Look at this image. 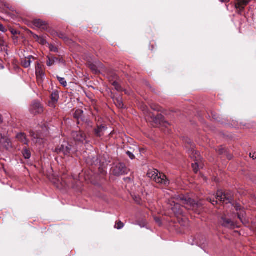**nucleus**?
<instances>
[{
  "instance_id": "nucleus-6",
  "label": "nucleus",
  "mask_w": 256,
  "mask_h": 256,
  "mask_svg": "<svg viewBox=\"0 0 256 256\" xmlns=\"http://www.w3.org/2000/svg\"><path fill=\"white\" fill-rule=\"evenodd\" d=\"M33 25L37 28L36 30H52L48 24L45 21H43L40 19H36L33 21Z\"/></svg>"
},
{
  "instance_id": "nucleus-34",
  "label": "nucleus",
  "mask_w": 256,
  "mask_h": 256,
  "mask_svg": "<svg viewBox=\"0 0 256 256\" xmlns=\"http://www.w3.org/2000/svg\"><path fill=\"white\" fill-rule=\"evenodd\" d=\"M82 112H83L82 110H77L76 112V114H82Z\"/></svg>"
},
{
  "instance_id": "nucleus-7",
  "label": "nucleus",
  "mask_w": 256,
  "mask_h": 256,
  "mask_svg": "<svg viewBox=\"0 0 256 256\" xmlns=\"http://www.w3.org/2000/svg\"><path fill=\"white\" fill-rule=\"evenodd\" d=\"M32 141L36 144L41 145L44 143V140L43 134L38 132L32 131L30 132Z\"/></svg>"
},
{
  "instance_id": "nucleus-27",
  "label": "nucleus",
  "mask_w": 256,
  "mask_h": 256,
  "mask_svg": "<svg viewBox=\"0 0 256 256\" xmlns=\"http://www.w3.org/2000/svg\"><path fill=\"white\" fill-rule=\"evenodd\" d=\"M124 224L121 221H119L115 226V228L118 230H120L122 228L124 227Z\"/></svg>"
},
{
  "instance_id": "nucleus-14",
  "label": "nucleus",
  "mask_w": 256,
  "mask_h": 256,
  "mask_svg": "<svg viewBox=\"0 0 256 256\" xmlns=\"http://www.w3.org/2000/svg\"><path fill=\"white\" fill-rule=\"evenodd\" d=\"M0 144H2L6 148L10 146V142L6 136H2L0 134Z\"/></svg>"
},
{
  "instance_id": "nucleus-1",
  "label": "nucleus",
  "mask_w": 256,
  "mask_h": 256,
  "mask_svg": "<svg viewBox=\"0 0 256 256\" xmlns=\"http://www.w3.org/2000/svg\"><path fill=\"white\" fill-rule=\"evenodd\" d=\"M176 201L169 200L170 204V208L176 214H182L180 206H184L188 210H196V209L199 207V204L188 196H176L174 198Z\"/></svg>"
},
{
  "instance_id": "nucleus-23",
  "label": "nucleus",
  "mask_w": 256,
  "mask_h": 256,
  "mask_svg": "<svg viewBox=\"0 0 256 256\" xmlns=\"http://www.w3.org/2000/svg\"><path fill=\"white\" fill-rule=\"evenodd\" d=\"M22 154L26 159H29L31 156V154L30 151L27 148H24Z\"/></svg>"
},
{
  "instance_id": "nucleus-42",
  "label": "nucleus",
  "mask_w": 256,
  "mask_h": 256,
  "mask_svg": "<svg viewBox=\"0 0 256 256\" xmlns=\"http://www.w3.org/2000/svg\"><path fill=\"white\" fill-rule=\"evenodd\" d=\"M156 220L157 222H159V220H157V219H156Z\"/></svg>"
},
{
  "instance_id": "nucleus-16",
  "label": "nucleus",
  "mask_w": 256,
  "mask_h": 256,
  "mask_svg": "<svg viewBox=\"0 0 256 256\" xmlns=\"http://www.w3.org/2000/svg\"><path fill=\"white\" fill-rule=\"evenodd\" d=\"M59 95L57 92H54L51 94L52 102L50 105L52 106H55V104L58 102Z\"/></svg>"
},
{
  "instance_id": "nucleus-28",
  "label": "nucleus",
  "mask_w": 256,
  "mask_h": 256,
  "mask_svg": "<svg viewBox=\"0 0 256 256\" xmlns=\"http://www.w3.org/2000/svg\"><path fill=\"white\" fill-rule=\"evenodd\" d=\"M50 51H52V52H58V48L54 46L50 45Z\"/></svg>"
},
{
  "instance_id": "nucleus-32",
  "label": "nucleus",
  "mask_w": 256,
  "mask_h": 256,
  "mask_svg": "<svg viewBox=\"0 0 256 256\" xmlns=\"http://www.w3.org/2000/svg\"><path fill=\"white\" fill-rule=\"evenodd\" d=\"M0 31L2 32H4L5 28L4 27L3 25L0 24Z\"/></svg>"
},
{
  "instance_id": "nucleus-31",
  "label": "nucleus",
  "mask_w": 256,
  "mask_h": 256,
  "mask_svg": "<svg viewBox=\"0 0 256 256\" xmlns=\"http://www.w3.org/2000/svg\"><path fill=\"white\" fill-rule=\"evenodd\" d=\"M134 199L136 201V202H137L138 204H140V198L139 197L135 196V197L134 198Z\"/></svg>"
},
{
  "instance_id": "nucleus-19",
  "label": "nucleus",
  "mask_w": 256,
  "mask_h": 256,
  "mask_svg": "<svg viewBox=\"0 0 256 256\" xmlns=\"http://www.w3.org/2000/svg\"><path fill=\"white\" fill-rule=\"evenodd\" d=\"M16 138L20 142L25 144H28V140L26 138V135L24 133L18 134L16 136Z\"/></svg>"
},
{
  "instance_id": "nucleus-40",
  "label": "nucleus",
  "mask_w": 256,
  "mask_h": 256,
  "mask_svg": "<svg viewBox=\"0 0 256 256\" xmlns=\"http://www.w3.org/2000/svg\"><path fill=\"white\" fill-rule=\"evenodd\" d=\"M254 160H256V154L254 155Z\"/></svg>"
},
{
  "instance_id": "nucleus-20",
  "label": "nucleus",
  "mask_w": 256,
  "mask_h": 256,
  "mask_svg": "<svg viewBox=\"0 0 256 256\" xmlns=\"http://www.w3.org/2000/svg\"><path fill=\"white\" fill-rule=\"evenodd\" d=\"M32 59L34 60V58L32 56H29L28 58H26L25 59L22 61V66L25 68H28L30 66V64L32 62Z\"/></svg>"
},
{
  "instance_id": "nucleus-38",
  "label": "nucleus",
  "mask_w": 256,
  "mask_h": 256,
  "mask_svg": "<svg viewBox=\"0 0 256 256\" xmlns=\"http://www.w3.org/2000/svg\"><path fill=\"white\" fill-rule=\"evenodd\" d=\"M90 68H92V70H96L95 68H94V66H92V65H90Z\"/></svg>"
},
{
  "instance_id": "nucleus-17",
  "label": "nucleus",
  "mask_w": 256,
  "mask_h": 256,
  "mask_svg": "<svg viewBox=\"0 0 256 256\" xmlns=\"http://www.w3.org/2000/svg\"><path fill=\"white\" fill-rule=\"evenodd\" d=\"M33 34L34 38L38 41L40 44L44 45L47 43V41L46 40V38L44 36H38L35 33H32Z\"/></svg>"
},
{
  "instance_id": "nucleus-8",
  "label": "nucleus",
  "mask_w": 256,
  "mask_h": 256,
  "mask_svg": "<svg viewBox=\"0 0 256 256\" xmlns=\"http://www.w3.org/2000/svg\"><path fill=\"white\" fill-rule=\"evenodd\" d=\"M113 173L116 176H120L127 174V169L124 164L120 163L113 169Z\"/></svg>"
},
{
  "instance_id": "nucleus-3",
  "label": "nucleus",
  "mask_w": 256,
  "mask_h": 256,
  "mask_svg": "<svg viewBox=\"0 0 256 256\" xmlns=\"http://www.w3.org/2000/svg\"><path fill=\"white\" fill-rule=\"evenodd\" d=\"M147 175L148 178L154 180L156 182L166 186L169 184V180H168L166 176L160 173L156 170H150Z\"/></svg>"
},
{
  "instance_id": "nucleus-25",
  "label": "nucleus",
  "mask_w": 256,
  "mask_h": 256,
  "mask_svg": "<svg viewBox=\"0 0 256 256\" xmlns=\"http://www.w3.org/2000/svg\"><path fill=\"white\" fill-rule=\"evenodd\" d=\"M57 78L60 84L66 87L67 86V82L66 80H65L64 78L60 77L58 76H57Z\"/></svg>"
},
{
  "instance_id": "nucleus-39",
  "label": "nucleus",
  "mask_w": 256,
  "mask_h": 256,
  "mask_svg": "<svg viewBox=\"0 0 256 256\" xmlns=\"http://www.w3.org/2000/svg\"><path fill=\"white\" fill-rule=\"evenodd\" d=\"M13 34L14 36L15 34H20V33H17V32H16V33H12Z\"/></svg>"
},
{
  "instance_id": "nucleus-11",
  "label": "nucleus",
  "mask_w": 256,
  "mask_h": 256,
  "mask_svg": "<svg viewBox=\"0 0 256 256\" xmlns=\"http://www.w3.org/2000/svg\"><path fill=\"white\" fill-rule=\"evenodd\" d=\"M30 112L34 114H40L42 112L43 109L40 104L38 102H34L31 105Z\"/></svg>"
},
{
  "instance_id": "nucleus-43",
  "label": "nucleus",
  "mask_w": 256,
  "mask_h": 256,
  "mask_svg": "<svg viewBox=\"0 0 256 256\" xmlns=\"http://www.w3.org/2000/svg\"><path fill=\"white\" fill-rule=\"evenodd\" d=\"M192 156V158H194V157L195 156Z\"/></svg>"
},
{
  "instance_id": "nucleus-44",
  "label": "nucleus",
  "mask_w": 256,
  "mask_h": 256,
  "mask_svg": "<svg viewBox=\"0 0 256 256\" xmlns=\"http://www.w3.org/2000/svg\"><path fill=\"white\" fill-rule=\"evenodd\" d=\"M27 32H32L30 30H28Z\"/></svg>"
},
{
  "instance_id": "nucleus-33",
  "label": "nucleus",
  "mask_w": 256,
  "mask_h": 256,
  "mask_svg": "<svg viewBox=\"0 0 256 256\" xmlns=\"http://www.w3.org/2000/svg\"><path fill=\"white\" fill-rule=\"evenodd\" d=\"M186 142H188V144H189L191 148L193 147V146H192V142L190 140H186Z\"/></svg>"
},
{
  "instance_id": "nucleus-13",
  "label": "nucleus",
  "mask_w": 256,
  "mask_h": 256,
  "mask_svg": "<svg viewBox=\"0 0 256 256\" xmlns=\"http://www.w3.org/2000/svg\"><path fill=\"white\" fill-rule=\"evenodd\" d=\"M235 6L240 11H243L250 2L249 0H234Z\"/></svg>"
},
{
  "instance_id": "nucleus-5",
  "label": "nucleus",
  "mask_w": 256,
  "mask_h": 256,
  "mask_svg": "<svg viewBox=\"0 0 256 256\" xmlns=\"http://www.w3.org/2000/svg\"><path fill=\"white\" fill-rule=\"evenodd\" d=\"M220 222L222 226L228 228L233 229L238 227L236 224L233 220L228 218L226 215H224L222 216Z\"/></svg>"
},
{
  "instance_id": "nucleus-26",
  "label": "nucleus",
  "mask_w": 256,
  "mask_h": 256,
  "mask_svg": "<svg viewBox=\"0 0 256 256\" xmlns=\"http://www.w3.org/2000/svg\"><path fill=\"white\" fill-rule=\"evenodd\" d=\"M114 88L118 91H120L122 90V88L118 84V83L116 81L114 82L112 84Z\"/></svg>"
},
{
  "instance_id": "nucleus-22",
  "label": "nucleus",
  "mask_w": 256,
  "mask_h": 256,
  "mask_svg": "<svg viewBox=\"0 0 256 256\" xmlns=\"http://www.w3.org/2000/svg\"><path fill=\"white\" fill-rule=\"evenodd\" d=\"M114 102L116 106L118 108H122L124 107V104L122 102L121 98L118 97L116 98L114 100Z\"/></svg>"
},
{
  "instance_id": "nucleus-37",
  "label": "nucleus",
  "mask_w": 256,
  "mask_h": 256,
  "mask_svg": "<svg viewBox=\"0 0 256 256\" xmlns=\"http://www.w3.org/2000/svg\"><path fill=\"white\" fill-rule=\"evenodd\" d=\"M3 122V120H2V116L1 114H0V124H2Z\"/></svg>"
},
{
  "instance_id": "nucleus-41",
  "label": "nucleus",
  "mask_w": 256,
  "mask_h": 256,
  "mask_svg": "<svg viewBox=\"0 0 256 256\" xmlns=\"http://www.w3.org/2000/svg\"><path fill=\"white\" fill-rule=\"evenodd\" d=\"M2 68V64H0V69L1 68Z\"/></svg>"
},
{
  "instance_id": "nucleus-36",
  "label": "nucleus",
  "mask_w": 256,
  "mask_h": 256,
  "mask_svg": "<svg viewBox=\"0 0 256 256\" xmlns=\"http://www.w3.org/2000/svg\"><path fill=\"white\" fill-rule=\"evenodd\" d=\"M57 34H58V36L60 38H63V34L64 33H62V32H60V33H56Z\"/></svg>"
},
{
  "instance_id": "nucleus-9",
  "label": "nucleus",
  "mask_w": 256,
  "mask_h": 256,
  "mask_svg": "<svg viewBox=\"0 0 256 256\" xmlns=\"http://www.w3.org/2000/svg\"><path fill=\"white\" fill-rule=\"evenodd\" d=\"M36 78L39 82H42L45 77V74L43 67L38 63L36 66Z\"/></svg>"
},
{
  "instance_id": "nucleus-35",
  "label": "nucleus",
  "mask_w": 256,
  "mask_h": 256,
  "mask_svg": "<svg viewBox=\"0 0 256 256\" xmlns=\"http://www.w3.org/2000/svg\"><path fill=\"white\" fill-rule=\"evenodd\" d=\"M255 154H256V152H254V153H253V154H252V153H250V156L251 158H253L254 160V155H255Z\"/></svg>"
},
{
  "instance_id": "nucleus-29",
  "label": "nucleus",
  "mask_w": 256,
  "mask_h": 256,
  "mask_svg": "<svg viewBox=\"0 0 256 256\" xmlns=\"http://www.w3.org/2000/svg\"><path fill=\"white\" fill-rule=\"evenodd\" d=\"M126 154L130 159L132 160L134 158V154L129 151H128L126 152Z\"/></svg>"
},
{
  "instance_id": "nucleus-30",
  "label": "nucleus",
  "mask_w": 256,
  "mask_h": 256,
  "mask_svg": "<svg viewBox=\"0 0 256 256\" xmlns=\"http://www.w3.org/2000/svg\"><path fill=\"white\" fill-rule=\"evenodd\" d=\"M234 208L235 210H236V211H238V210H241V206L240 204H236L235 206H234Z\"/></svg>"
},
{
  "instance_id": "nucleus-21",
  "label": "nucleus",
  "mask_w": 256,
  "mask_h": 256,
  "mask_svg": "<svg viewBox=\"0 0 256 256\" xmlns=\"http://www.w3.org/2000/svg\"><path fill=\"white\" fill-rule=\"evenodd\" d=\"M237 214L238 218L242 224H246L248 223V221L245 218V212L244 210L240 211L237 213Z\"/></svg>"
},
{
  "instance_id": "nucleus-15",
  "label": "nucleus",
  "mask_w": 256,
  "mask_h": 256,
  "mask_svg": "<svg viewBox=\"0 0 256 256\" xmlns=\"http://www.w3.org/2000/svg\"><path fill=\"white\" fill-rule=\"evenodd\" d=\"M196 154L197 156H196V160H195V163L194 164H192V168H193V170L194 171V172L195 173H196L198 170V162L199 161V160H200V156H199V154H197V152H195L194 150H192V154Z\"/></svg>"
},
{
  "instance_id": "nucleus-2",
  "label": "nucleus",
  "mask_w": 256,
  "mask_h": 256,
  "mask_svg": "<svg viewBox=\"0 0 256 256\" xmlns=\"http://www.w3.org/2000/svg\"><path fill=\"white\" fill-rule=\"evenodd\" d=\"M208 200L212 205L214 206L218 203V201L226 204H231L232 198L230 194H226L221 190H218L216 195L212 196Z\"/></svg>"
},
{
  "instance_id": "nucleus-18",
  "label": "nucleus",
  "mask_w": 256,
  "mask_h": 256,
  "mask_svg": "<svg viewBox=\"0 0 256 256\" xmlns=\"http://www.w3.org/2000/svg\"><path fill=\"white\" fill-rule=\"evenodd\" d=\"M107 128L101 125L100 126H98V128L95 130V134L98 136H101L104 134Z\"/></svg>"
},
{
  "instance_id": "nucleus-24",
  "label": "nucleus",
  "mask_w": 256,
  "mask_h": 256,
  "mask_svg": "<svg viewBox=\"0 0 256 256\" xmlns=\"http://www.w3.org/2000/svg\"><path fill=\"white\" fill-rule=\"evenodd\" d=\"M162 115L160 114H157L156 116H154V118H152L153 121L157 124L160 122L162 119Z\"/></svg>"
},
{
  "instance_id": "nucleus-4",
  "label": "nucleus",
  "mask_w": 256,
  "mask_h": 256,
  "mask_svg": "<svg viewBox=\"0 0 256 256\" xmlns=\"http://www.w3.org/2000/svg\"><path fill=\"white\" fill-rule=\"evenodd\" d=\"M71 150V146L64 142L60 146L56 148L55 152L60 155L69 156Z\"/></svg>"
},
{
  "instance_id": "nucleus-12",
  "label": "nucleus",
  "mask_w": 256,
  "mask_h": 256,
  "mask_svg": "<svg viewBox=\"0 0 256 256\" xmlns=\"http://www.w3.org/2000/svg\"><path fill=\"white\" fill-rule=\"evenodd\" d=\"M64 61L62 58H58L54 56H48L46 64L48 66H52L57 64H64Z\"/></svg>"
},
{
  "instance_id": "nucleus-10",
  "label": "nucleus",
  "mask_w": 256,
  "mask_h": 256,
  "mask_svg": "<svg viewBox=\"0 0 256 256\" xmlns=\"http://www.w3.org/2000/svg\"><path fill=\"white\" fill-rule=\"evenodd\" d=\"M72 136L75 141L79 142H84L86 139L85 134L81 130L73 132Z\"/></svg>"
}]
</instances>
